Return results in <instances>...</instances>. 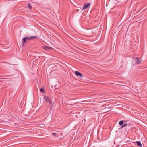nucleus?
<instances>
[{
	"label": "nucleus",
	"instance_id": "6e6552de",
	"mask_svg": "<svg viewBox=\"0 0 147 147\" xmlns=\"http://www.w3.org/2000/svg\"><path fill=\"white\" fill-rule=\"evenodd\" d=\"M26 42H27L26 38L25 37L24 38H23L22 39V45H23L24 44V43Z\"/></svg>",
	"mask_w": 147,
	"mask_h": 147
},
{
	"label": "nucleus",
	"instance_id": "9b49d317",
	"mask_svg": "<svg viewBox=\"0 0 147 147\" xmlns=\"http://www.w3.org/2000/svg\"><path fill=\"white\" fill-rule=\"evenodd\" d=\"M40 91L42 93H44L45 90L44 89L42 88H41L40 90Z\"/></svg>",
	"mask_w": 147,
	"mask_h": 147
},
{
	"label": "nucleus",
	"instance_id": "4468645a",
	"mask_svg": "<svg viewBox=\"0 0 147 147\" xmlns=\"http://www.w3.org/2000/svg\"><path fill=\"white\" fill-rule=\"evenodd\" d=\"M124 127V126H123V125L121 127V129H122Z\"/></svg>",
	"mask_w": 147,
	"mask_h": 147
},
{
	"label": "nucleus",
	"instance_id": "f8f14e48",
	"mask_svg": "<svg viewBox=\"0 0 147 147\" xmlns=\"http://www.w3.org/2000/svg\"><path fill=\"white\" fill-rule=\"evenodd\" d=\"M128 125V124H127V123H125V124L124 125H123V126H124V127H125V126H127Z\"/></svg>",
	"mask_w": 147,
	"mask_h": 147
},
{
	"label": "nucleus",
	"instance_id": "0eeeda50",
	"mask_svg": "<svg viewBox=\"0 0 147 147\" xmlns=\"http://www.w3.org/2000/svg\"><path fill=\"white\" fill-rule=\"evenodd\" d=\"M135 143H136L138 146L140 147H142V144L139 141H136L135 142Z\"/></svg>",
	"mask_w": 147,
	"mask_h": 147
},
{
	"label": "nucleus",
	"instance_id": "1a4fd4ad",
	"mask_svg": "<svg viewBox=\"0 0 147 147\" xmlns=\"http://www.w3.org/2000/svg\"><path fill=\"white\" fill-rule=\"evenodd\" d=\"M123 120H121L119 122V124L120 125H122L123 124Z\"/></svg>",
	"mask_w": 147,
	"mask_h": 147
},
{
	"label": "nucleus",
	"instance_id": "ddd939ff",
	"mask_svg": "<svg viewBox=\"0 0 147 147\" xmlns=\"http://www.w3.org/2000/svg\"><path fill=\"white\" fill-rule=\"evenodd\" d=\"M52 134L54 135H55L56 134V133L55 132L53 133Z\"/></svg>",
	"mask_w": 147,
	"mask_h": 147
},
{
	"label": "nucleus",
	"instance_id": "7ed1b4c3",
	"mask_svg": "<svg viewBox=\"0 0 147 147\" xmlns=\"http://www.w3.org/2000/svg\"><path fill=\"white\" fill-rule=\"evenodd\" d=\"M25 38H26L27 42H28L29 40H31L37 38V37L36 36H31L30 37H26Z\"/></svg>",
	"mask_w": 147,
	"mask_h": 147
},
{
	"label": "nucleus",
	"instance_id": "9d476101",
	"mask_svg": "<svg viewBox=\"0 0 147 147\" xmlns=\"http://www.w3.org/2000/svg\"><path fill=\"white\" fill-rule=\"evenodd\" d=\"M28 6L30 9H31L32 6L30 3L28 4Z\"/></svg>",
	"mask_w": 147,
	"mask_h": 147
},
{
	"label": "nucleus",
	"instance_id": "f257e3e1",
	"mask_svg": "<svg viewBox=\"0 0 147 147\" xmlns=\"http://www.w3.org/2000/svg\"><path fill=\"white\" fill-rule=\"evenodd\" d=\"M44 99H45V101L47 102H48L50 104H52V102L51 99L49 97L44 96Z\"/></svg>",
	"mask_w": 147,
	"mask_h": 147
},
{
	"label": "nucleus",
	"instance_id": "20e7f679",
	"mask_svg": "<svg viewBox=\"0 0 147 147\" xmlns=\"http://www.w3.org/2000/svg\"><path fill=\"white\" fill-rule=\"evenodd\" d=\"M43 48L46 50H49L52 49H53L47 46H44L43 47Z\"/></svg>",
	"mask_w": 147,
	"mask_h": 147
},
{
	"label": "nucleus",
	"instance_id": "f03ea898",
	"mask_svg": "<svg viewBox=\"0 0 147 147\" xmlns=\"http://www.w3.org/2000/svg\"><path fill=\"white\" fill-rule=\"evenodd\" d=\"M142 62L141 58H139L138 57L136 58L135 60V63L137 64H140Z\"/></svg>",
	"mask_w": 147,
	"mask_h": 147
},
{
	"label": "nucleus",
	"instance_id": "423d86ee",
	"mask_svg": "<svg viewBox=\"0 0 147 147\" xmlns=\"http://www.w3.org/2000/svg\"><path fill=\"white\" fill-rule=\"evenodd\" d=\"M75 74L77 76H79L81 78H82L83 77V75L79 72L76 71L75 73Z\"/></svg>",
	"mask_w": 147,
	"mask_h": 147
},
{
	"label": "nucleus",
	"instance_id": "39448f33",
	"mask_svg": "<svg viewBox=\"0 0 147 147\" xmlns=\"http://www.w3.org/2000/svg\"><path fill=\"white\" fill-rule=\"evenodd\" d=\"M90 4V3H86L84 4L83 5V7L82 8L83 10H84L85 9H87L88 7H89Z\"/></svg>",
	"mask_w": 147,
	"mask_h": 147
}]
</instances>
